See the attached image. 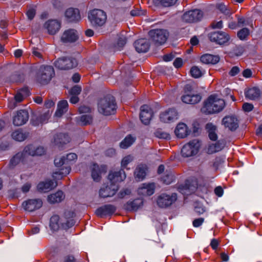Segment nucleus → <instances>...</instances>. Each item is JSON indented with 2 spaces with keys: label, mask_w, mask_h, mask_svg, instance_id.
<instances>
[{
  "label": "nucleus",
  "mask_w": 262,
  "mask_h": 262,
  "mask_svg": "<svg viewBox=\"0 0 262 262\" xmlns=\"http://www.w3.org/2000/svg\"><path fill=\"white\" fill-rule=\"evenodd\" d=\"M225 106V102L222 99L211 95L204 102L201 111L206 114H211L221 111Z\"/></svg>",
  "instance_id": "f257e3e1"
},
{
  "label": "nucleus",
  "mask_w": 262,
  "mask_h": 262,
  "mask_svg": "<svg viewBox=\"0 0 262 262\" xmlns=\"http://www.w3.org/2000/svg\"><path fill=\"white\" fill-rule=\"evenodd\" d=\"M116 107L115 99L111 95H107L100 99L98 102V112L105 116L114 114L116 111Z\"/></svg>",
  "instance_id": "f03ea898"
},
{
  "label": "nucleus",
  "mask_w": 262,
  "mask_h": 262,
  "mask_svg": "<svg viewBox=\"0 0 262 262\" xmlns=\"http://www.w3.org/2000/svg\"><path fill=\"white\" fill-rule=\"evenodd\" d=\"M150 39L156 46L164 44L169 36L168 32L165 29H152L148 32Z\"/></svg>",
  "instance_id": "7ed1b4c3"
},
{
  "label": "nucleus",
  "mask_w": 262,
  "mask_h": 262,
  "mask_svg": "<svg viewBox=\"0 0 262 262\" xmlns=\"http://www.w3.org/2000/svg\"><path fill=\"white\" fill-rule=\"evenodd\" d=\"M54 164L57 167H60L59 171H56L53 172V177L54 179H60L63 177L66 176L69 174L71 171V166L70 164L66 163V158L64 156L62 157H57L54 160Z\"/></svg>",
  "instance_id": "20e7f679"
},
{
  "label": "nucleus",
  "mask_w": 262,
  "mask_h": 262,
  "mask_svg": "<svg viewBox=\"0 0 262 262\" xmlns=\"http://www.w3.org/2000/svg\"><path fill=\"white\" fill-rule=\"evenodd\" d=\"M88 18L91 23L94 25L102 26L105 23L107 16L104 11L101 9H95L89 11Z\"/></svg>",
  "instance_id": "39448f33"
},
{
  "label": "nucleus",
  "mask_w": 262,
  "mask_h": 262,
  "mask_svg": "<svg viewBox=\"0 0 262 262\" xmlns=\"http://www.w3.org/2000/svg\"><path fill=\"white\" fill-rule=\"evenodd\" d=\"M54 75V70L52 66H42L40 67L37 74V81L41 84H46L50 82Z\"/></svg>",
  "instance_id": "423d86ee"
},
{
  "label": "nucleus",
  "mask_w": 262,
  "mask_h": 262,
  "mask_svg": "<svg viewBox=\"0 0 262 262\" xmlns=\"http://www.w3.org/2000/svg\"><path fill=\"white\" fill-rule=\"evenodd\" d=\"M78 64L77 60L72 57L59 58L54 62V66L58 69L67 70L76 67Z\"/></svg>",
  "instance_id": "0eeeda50"
},
{
  "label": "nucleus",
  "mask_w": 262,
  "mask_h": 262,
  "mask_svg": "<svg viewBox=\"0 0 262 262\" xmlns=\"http://www.w3.org/2000/svg\"><path fill=\"white\" fill-rule=\"evenodd\" d=\"M200 147L198 139H194L185 144L181 149V155L183 157H189L196 155Z\"/></svg>",
  "instance_id": "6e6552de"
},
{
  "label": "nucleus",
  "mask_w": 262,
  "mask_h": 262,
  "mask_svg": "<svg viewBox=\"0 0 262 262\" xmlns=\"http://www.w3.org/2000/svg\"><path fill=\"white\" fill-rule=\"evenodd\" d=\"M209 40L220 45H227L230 40L229 35L223 31H214L208 35Z\"/></svg>",
  "instance_id": "1a4fd4ad"
},
{
  "label": "nucleus",
  "mask_w": 262,
  "mask_h": 262,
  "mask_svg": "<svg viewBox=\"0 0 262 262\" xmlns=\"http://www.w3.org/2000/svg\"><path fill=\"white\" fill-rule=\"evenodd\" d=\"M203 12L199 9H194L185 12L182 17L184 21L186 23H196L201 20Z\"/></svg>",
  "instance_id": "9d476101"
},
{
  "label": "nucleus",
  "mask_w": 262,
  "mask_h": 262,
  "mask_svg": "<svg viewBox=\"0 0 262 262\" xmlns=\"http://www.w3.org/2000/svg\"><path fill=\"white\" fill-rule=\"evenodd\" d=\"M75 213L71 210H67L64 212V215L60 218L61 226L64 229H67L73 226L75 221L73 219L75 216Z\"/></svg>",
  "instance_id": "9b49d317"
},
{
  "label": "nucleus",
  "mask_w": 262,
  "mask_h": 262,
  "mask_svg": "<svg viewBox=\"0 0 262 262\" xmlns=\"http://www.w3.org/2000/svg\"><path fill=\"white\" fill-rule=\"evenodd\" d=\"M177 200V195L175 193L171 195L166 194H162L157 200L158 205L161 208H165L169 206Z\"/></svg>",
  "instance_id": "f8f14e48"
},
{
  "label": "nucleus",
  "mask_w": 262,
  "mask_h": 262,
  "mask_svg": "<svg viewBox=\"0 0 262 262\" xmlns=\"http://www.w3.org/2000/svg\"><path fill=\"white\" fill-rule=\"evenodd\" d=\"M29 119L28 112L26 110H20L16 112L13 119V124L21 126L25 124Z\"/></svg>",
  "instance_id": "ddd939ff"
},
{
  "label": "nucleus",
  "mask_w": 262,
  "mask_h": 262,
  "mask_svg": "<svg viewBox=\"0 0 262 262\" xmlns=\"http://www.w3.org/2000/svg\"><path fill=\"white\" fill-rule=\"evenodd\" d=\"M140 110V118L141 122L145 125L149 124L153 115L152 110L148 105H143L141 106Z\"/></svg>",
  "instance_id": "4468645a"
},
{
  "label": "nucleus",
  "mask_w": 262,
  "mask_h": 262,
  "mask_svg": "<svg viewBox=\"0 0 262 262\" xmlns=\"http://www.w3.org/2000/svg\"><path fill=\"white\" fill-rule=\"evenodd\" d=\"M222 124L230 130L234 131L238 127V120L235 116H227L222 119Z\"/></svg>",
  "instance_id": "2eb2a0df"
},
{
  "label": "nucleus",
  "mask_w": 262,
  "mask_h": 262,
  "mask_svg": "<svg viewBox=\"0 0 262 262\" xmlns=\"http://www.w3.org/2000/svg\"><path fill=\"white\" fill-rule=\"evenodd\" d=\"M42 205L40 199H30L23 203V206L25 210L32 212L39 209Z\"/></svg>",
  "instance_id": "dca6fc26"
},
{
  "label": "nucleus",
  "mask_w": 262,
  "mask_h": 262,
  "mask_svg": "<svg viewBox=\"0 0 262 262\" xmlns=\"http://www.w3.org/2000/svg\"><path fill=\"white\" fill-rule=\"evenodd\" d=\"M28 156L25 152V148L20 152L16 154L10 160L8 166L10 169H13L20 162H23L27 158Z\"/></svg>",
  "instance_id": "f3484780"
},
{
  "label": "nucleus",
  "mask_w": 262,
  "mask_h": 262,
  "mask_svg": "<svg viewBox=\"0 0 262 262\" xmlns=\"http://www.w3.org/2000/svg\"><path fill=\"white\" fill-rule=\"evenodd\" d=\"M78 38L77 31L70 29L63 32L61 37V40L64 43H72L76 41Z\"/></svg>",
  "instance_id": "a211bd4d"
},
{
  "label": "nucleus",
  "mask_w": 262,
  "mask_h": 262,
  "mask_svg": "<svg viewBox=\"0 0 262 262\" xmlns=\"http://www.w3.org/2000/svg\"><path fill=\"white\" fill-rule=\"evenodd\" d=\"M178 118V113L174 108H170L168 110L161 113L160 119L164 123L173 122Z\"/></svg>",
  "instance_id": "6ab92c4d"
},
{
  "label": "nucleus",
  "mask_w": 262,
  "mask_h": 262,
  "mask_svg": "<svg viewBox=\"0 0 262 262\" xmlns=\"http://www.w3.org/2000/svg\"><path fill=\"white\" fill-rule=\"evenodd\" d=\"M116 210V207L112 204L102 206L96 209V214L100 217L113 214Z\"/></svg>",
  "instance_id": "aec40b11"
},
{
  "label": "nucleus",
  "mask_w": 262,
  "mask_h": 262,
  "mask_svg": "<svg viewBox=\"0 0 262 262\" xmlns=\"http://www.w3.org/2000/svg\"><path fill=\"white\" fill-rule=\"evenodd\" d=\"M118 186L115 184H111L110 186H106L102 188L99 190V195L101 198H106L114 195L117 190Z\"/></svg>",
  "instance_id": "412c9836"
},
{
  "label": "nucleus",
  "mask_w": 262,
  "mask_h": 262,
  "mask_svg": "<svg viewBox=\"0 0 262 262\" xmlns=\"http://www.w3.org/2000/svg\"><path fill=\"white\" fill-rule=\"evenodd\" d=\"M43 27L48 30L49 34L54 35L59 30L61 24L56 19H50L45 23Z\"/></svg>",
  "instance_id": "4be33fe9"
},
{
  "label": "nucleus",
  "mask_w": 262,
  "mask_h": 262,
  "mask_svg": "<svg viewBox=\"0 0 262 262\" xmlns=\"http://www.w3.org/2000/svg\"><path fill=\"white\" fill-rule=\"evenodd\" d=\"M197 187L198 184L195 181H186L185 184L180 186L179 189L182 193L189 195L193 193Z\"/></svg>",
  "instance_id": "5701e85b"
},
{
  "label": "nucleus",
  "mask_w": 262,
  "mask_h": 262,
  "mask_svg": "<svg viewBox=\"0 0 262 262\" xmlns=\"http://www.w3.org/2000/svg\"><path fill=\"white\" fill-rule=\"evenodd\" d=\"M24 148L25 152H26L28 157L29 156H40L43 155L45 152V148L41 146L36 147L33 145H28Z\"/></svg>",
  "instance_id": "b1692460"
},
{
  "label": "nucleus",
  "mask_w": 262,
  "mask_h": 262,
  "mask_svg": "<svg viewBox=\"0 0 262 262\" xmlns=\"http://www.w3.org/2000/svg\"><path fill=\"white\" fill-rule=\"evenodd\" d=\"M126 178L124 171L121 169L117 171H111L108 176V179L111 182V184H115V183L121 182Z\"/></svg>",
  "instance_id": "393cba45"
},
{
  "label": "nucleus",
  "mask_w": 262,
  "mask_h": 262,
  "mask_svg": "<svg viewBox=\"0 0 262 262\" xmlns=\"http://www.w3.org/2000/svg\"><path fill=\"white\" fill-rule=\"evenodd\" d=\"M71 138L66 133H58L54 136V142L55 145L60 147L69 143Z\"/></svg>",
  "instance_id": "a878e982"
},
{
  "label": "nucleus",
  "mask_w": 262,
  "mask_h": 262,
  "mask_svg": "<svg viewBox=\"0 0 262 262\" xmlns=\"http://www.w3.org/2000/svg\"><path fill=\"white\" fill-rule=\"evenodd\" d=\"M134 46L138 52H146L149 48V42L147 39L141 38L134 42Z\"/></svg>",
  "instance_id": "bb28decb"
},
{
  "label": "nucleus",
  "mask_w": 262,
  "mask_h": 262,
  "mask_svg": "<svg viewBox=\"0 0 262 262\" xmlns=\"http://www.w3.org/2000/svg\"><path fill=\"white\" fill-rule=\"evenodd\" d=\"M57 183L53 180H47L40 182L37 185V189L41 192H48L56 187Z\"/></svg>",
  "instance_id": "cd10ccee"
},
{
  "label": "nucleus",
  "mask_w": 262,
  "mask_h": 262,
  "mask_svg": "<svg viewBox=\"0 0 262 262\" xmlns=\"http://www.w3.org/2000/svg\"><path fill=\"white\" fill-rule=\"evenodd\" d=\"M65 16L69 21H77L81 18L80 12L78 9L70 8L65 12Z\"/></svg>",
  "instance_id": "c85d7f7f"
},
{
  "label": "nucleus",
  "mask_w": 262,
  "mask_h": 262,
  "mask_svg": "<svg viewBox=\"0 0 262 262\" xmlns=\"http://www.w3.org/2000/svg\"><path fill=\"white\" fill-rule=\"evenodd\" d=\"M143 204V201L142 199L138 198L135 199L132 201H128L125 205V208L128 211H137L141 208Z\"/></svg>",
  "instance_id": "c756f323"
},
{
  "label": "nucleus",
  "mask_w": 262,
  "mask_h": 262,
  "mask_svg": "<svg viewBox=\"0 0 262 262\" xmlns=\"http://www.w3.org/2000/svg\"><path fill=\"white\" fill-rule=\"evenodd\" d=\"M201 96L199 94H187L181 97L182 101L185 103L194 104L200 101Z\"/></svg>",
  "instance_id": "7c9ffc66"
},
{
  "label": "nucleus",
  "mask_w": 262,
  "mask_h": 262,
  "mask_svg": "<svg viewBox=\"0 0 262 262\" xmlns=\"http://www.w3.org/2000/svg\"><path fill=\"white\" fill-rule=\"evenodd\" d=\"M174 133L178 138H184L188 135L189 130L185 124L181 123L177 125Z\"/></svg>",
  "instance_id": "2f4dec72"
},
{
  "label": "nucleus",
  "mask_w": 262,
  "mask_h": 262,
  "mask_svg": "<svg viewBox=\"0 0 262 262\" xmlns=\"http://www.w3.org/2000/svg\"><path fill=\"white\" fill-rule=\"evenodd\" d=\"M200 60L204 63L214 64L219 61L220 57L218 55L206 54L201 57Z\"/></svg>",
  "instance_id": "473e14b6"
},
{
  "label": "nucleus",
  "mask_w": 262,
  "mask_h": 262,
  "mask_svg": "<svg viewBox=\"0 0 262 262\" xmlns=\"http://www.w3.org/2000/svg\"><path fill=\"white\" fill-rule=\"evenodd\" d=\"M246 97L251 100L258 99L260 96V90L257 87H253L248 89L245 92Z\"/></svg>",
  "instance_id": "72a5a7b5"
},
{
  "label": "nucleus",
  "mask_w": 262,
  "mask_h": 262,
  "mask_svg": "<svg viewBox=\"0 0 262 262\" xmlns=\"http://www.w3.org/2000/svg\"><path fill=\"white\" fill-rule=\"evenodd\" d=\"M52 114V112L50 110L47 111L46 112L40 115L38 117L36 118L35 120H33L32 123L34 125H38L40 123H46L48 119L50 118Z\"/></svg>",
  "instance_id": "f704fd0d"
},
{
  "label": "nucleus",
  "mask_w": 262,
  "mask_h": 262,
  "mask_svg": "<svg viewBox=\"0 0 262 262\" xmlns=\"http://www.w3.org/2000/svg\"><path fill=\"white\" fill-rule=\"evenodd\" d=\"M29 135V133L28 132H24L21 129L16 130L11 134L12 138L14 140L19 142L23 141L26 139Z\"/></svg>",
  "instance_id": "c9c22d12"
},
{
  "label": "nucleus",
  "mask_w": 262,
  "mask_h": 262,
  "mask_svg": "<svg viewBox=\"0 0 262 262\" xmlns=\"http://www.w3.org/2000/svg\"><path fill=\"white\" fill-rule=\"evenodd\" d=\"M146 166L143 164L139 165L136 168L134 174L138 181L142 180L146 176Z\"/></svg>",
  "instance_id": "e433bc0d"
},
{
  "label": "nucleus",
  "mask_w": 262,
  "mask_h": 262,
  "mask_svg": "<svg viewBox=\"0 0 262 262\" xmlns=\"http://www.w3.org/2000/svg\"><path fill=\"white\" fill-rule=\"evenodd\" d=\"M68 103L67 100L60 101L57 105V109L55 112V116L58 117H61L68 111Z\"/></svg>",
  "instance_id": "4c0bfd02"
},
{
  "label": "nucleus",
  "mask_w": 262,
  "mask_h": 262,
  "mask_svg": "<svg viewBox=\"0 0 262 262\" xmlns=\"http://www.w3.org/2000/svg\"><path fill=\"white\" fill-rule=\"evenodd\" d=\"M206 129L208 133L209 139L212 141L216 140L217 139L216 126L211 123H208L206 125Z\"/></svg>",
  "instance_id": "58836bf2"
},
{
  "label": "nucleus",
  "mask_w": 262,
  "mask_h": 262,
  "mask_svg": "<svg viewBox=\"0 0 262 262\" xmlns=\"http://www.w3.org/2000/svg\"><path fill=\"white\" fill-rule=\"evenodd\" d=\"M64 198L63 193L61 191H58L55 193L51 194L48 197V201L51 203L60 202Z\"/></svg>",
  "instance_id": "ea45409f"
},
{
  "label": "nucleus",
  "mask_w": 262,
  "mask_h": 262,
  "mask_svg": "<svg viewBox=\"0 0 262 262\" xmlns=\"http://www.w3.org/2000/svg\"><path fill=\"white\" fill-rule=\"evenodd\" d=\"M155 186L153 184H144L139 190V192L145 195L150 196L154 193Z\"/></svg>",
  "instance_id": "a19ab883"
},
{
  "label": "nucleus",
  "mask_w": 262,
  "mask_h": 262,
  "mask_svg": "<svg viewBox=\"0 0 262 262\" xmlns=\"http://www.w3.org/2000/svg\"><path fill=\"white\" fill-rule=\"evenodd\" d=\"M101 170L99 165L97 164H94L92 167L91 173L92 177L94 181L99 182L101 178Z\"/></svg>",
  "instance_id": "79ce46f5"
},
{
  "label": "nucleus",
  "mask_w": 262,
  "mask_h": 262,
  "mask_svg": "<svg viewBox=\"0 0 262 262\" xmlns=\"http://www.w3.org/2000/svg\"><path fill=\"white\" fill-rule=\"evenodd\" d=\"M29 90L27 88H24L18 90L15 95V100L17 102H21L24 99L29 95Z\"/></svg>",
  "instance_id": "37998d69"
},
{
  "label": "nucleus",
  "mask_w": 262,
  "mask_h": 262,
  "mask_svg": "<svg viewBox=\"0 0 262 262\" xmlns=\"http://www.w3.org/2000/svg\"><path fill=\"white\" fill-rule=\"evenodd\" d=\"M135 141V138L130 135H128L120 143V147L121 148L126 149L132 145Z\"/></svg>",
  "instance_id": "c03bdc74"
},
{
  "label": "nucleus",
  "mask_w": 262,
  "mask_h": 262,
  "mask_svg": "<svg viewBox=\"0 0 262 262\" xmlns=\"http://www.w3.org/2000/svg\"><path fill=\"white\" fill-rule=\"evenodd\" d=\"M59 222L60 218L58 215H53L50 219V226L53 231H57L59 228Z\"/></svg>",
  "instance_id": "a18cd8bd"
},
{
  "label": "nucleus",
  "mask_w": 262,
  "mask_h": 262,
  "mask_svg": "<svg viewBox=\"0 0 262 262\" xmlns=\"http://www.w3.org/2000/svg\"><path fill=\"white\" fill-rule=\"evenodd\" d=\"M177 0H154L157 5H161L163 7H170L175 4Z\"/></svg>",
  "instance_id": "49530a36"
},
{
  "label": "nucleus",
  "mask_w": 262,
  "mask_h": 262,
  "mask_svg": "<svg viewBox=\"0 0 262 262\" xmlns=\"http://www.w3.org/2000/svg\"><path fill=\"white\" fill-rule=\"evenodd\" d=\"M154 134L156 137L160 139H168L170 138L169 134L161 128L157 129Z\"/></svg>",
  "instance_id": "de8ad7c7"
},
{
  "label": "nucleus",
  "mask_w": 262,
  "mask_h": 262,
  "mask_svg": "<svg viewBox=\"0 0 262 262\" xmlns=\"http://www.w3.org/2000/svg\"><path fill=\"white\" fill-rule=\"evenodd\" d=\"M216 8L223 13L226 15L229 16L231 13V11L223 3L219 4L216 5Z\"/></svg>",
  "instance_id": "09e8293b"
},
{
  "label": "nucleus",
  "mask_w": 262,
  "mask_h": 262,
  "mask_svg": "<svg viewBox=\"0 0 262 262\" xmlns=\"http://www.w3.org/2000/svg\"><path fill=\"white\" fill-rule=\"evenodd\" d=\"M249 35V30L247 28H244L237 32V35L241 40H244Z\"/></svg>",
  "instance_id": "8fccbe9b"
},
{
  "label": "nucleus",
  "mask_w": 262,
  "mask_h": 262,
  "mask_svg": "<svg viewBox=\"0 0 262 262\" xmlns=\"http://www.w3.org/2000/svg\"><path fill=\"white\" fill-rule=\"evenodd\" d=\"M80 122L83 125H86L92 122V117L90 115H83L80 117Z\"/></svg>",
  "instance_id": "3c124183"
},
{
  "label": "nucleus",
  "mask_w": 262,
  "mask_h": 262,
  "mask_svg": "<svg viewBox=\"0 0 262 262\" xmlns=\"http://www.w3.org/2000/svg\"><path fill=\"white\" fill-rule=\"evenodd\" d=\"M190 73L191 76L195 78L200 77L202 76V72L200 69L196 67H192L190 70Z\"/></svg>",
  "instance_id": "603ef678"
},
{
  "label": "nucleus",
  "mask_w": 262,
  "mask_h": 262,
  "mask_svg": "<svg viewBox=\"0 0 262 262\" xmlns=\"http://www.w3.org/2000/svg\"><path fill=\"white\" fill-rule=\"evenodd\" d=\"M161 179L164 183L169 184L173 181V176L171 173H168L161 177Z\"/></svg>",
  "instance_id": "864d4df0"
},
{
  "label": "nucleus",
  "mask_w": 262,
  "mask_h": 262,
  "mask_svg": "<svg viewBox=\"0 0 262 262\" xmlns=\"http://www.w3.org/2000/svg\"><path fill=\"white\" fill-rule=\"evenodd\" d=\"M126 43V38L124 36L120 37L117 41L116 48L117 50H121Z\"/></svg>",
  "instance_id": "5fc2aeb1"
},
{
  "label": "nucleus",
  "mask_w": 262,
  "mask_h": 262,
  "mask_svg": "<svg viewBox=\"0 0 262 262\" xmlns=\"http://www.w3.org/2000/svg\"><path fill=\"white\" fill-rule=\"evenodd\" d=\"M24 75L20 72H16L11 76V79L13 82H21L24 80Z\"/></svg>",
  "instance_id": "6e6d98bb"
},
{
  "label": "nucleus",
  "mask_w": 262,
  "mask_h": 262,
  "mask_svg": "<svg viewBox=\"0 0 262 262\" xmlns=\"http://www.w3.org/2000/svg\"><path fill=\"white\" fill-rule=\"evenodd\" d=\"M225 145H226V142L224 140H221L218 141L214 145V151L217 152V151H220L225 147Z\"/></svg>",
  "instance_id": "4d7b16f0"
},
{
  "label": "nucleus",
  "mask_w": 262,
  "mask_h": 262,
  "mask_svg": "<svg viewBox=\"0 0 262 262\" xmlns=\"http://www.w3.org/2000/svg\"><path fill=\"white\" fill-rule=\"evenodd\" d=\"M81 91V88L78 85L74 86L69 91L71 95L78 96Z\"/></svg>",
  "instance_id": "13d9d810"
},
{
  "label": "nucleus",
  "mask_w": 262,
  "mask_h": 262,
  "mask_svg": "<svg viewBox=\"0 0 262 262\" xmlns=\"http://www.w3.org/2000/svg\"><path fill=\"white\" fill-rule=\"evenodd\" d=\"M133 157L128 155L125 157L121 161V166L123 168H125L127 164L133 161Z\"/></svg>",
  "instance_id": "bf43d9fd"
},
{
  "label": "nucleus",
  "mask_w": 262,
  "mask_h": 262,
  "mask_svg": "<svg viewBox=\"0 0 262 262\" xmlns=\"http://www.w3.org/2000/svg\"><path fill=\"white\" fill-rule=\"evenodd\" d=\"M65 158L66 163L69 164V162L77 159V156L75 153H70L67 154Z\"/></svg>",
  "instance_id": "052dcab7"
},
{
  "label": "nucleus",
  "mask_w": 262,
  "mask_h": 262,
  "mask_svg": "<svg viewBox=\"0 0 262 262\" xmlns=\"http://www.w3.org/2000/svg\"><path fill=\"white\" fill-rule=\"evenodd\" d=\"M63 262H77L75 256L72 254L65 255L63 258Z\"/></svg>",
  "instance_id": "680f3d73"
},
{
  "label": "nucleus",
  "mask_w": 262,
  "mask_h": 262,
  "mask_svg": "<svg viewBox=\"0 0 262 262\" xmlns=\"http://www.w3.org/2000/svg\"><path fill=\"white\" fill-rule=\"evenodd\" d=\"M26 14L29 19L32 20L36 14V10L33 8H30L26 12Z\"/></svg>",
  "instance_id": "e2e57ef3"
},
{
  "label": "nucleus",
  "mask_w": 262,
  "mask_h": 262,
  "mask_svg": "<svg viewBox=\"0 0 262 262\" xmlns=\"http://www.w3.org/2000/svg\"><path fill=\"white\" fill-rule=\"evenodd\" d=\"M244 47L241 46H236L234 49L235 54L236 56H241L244 52Z\"/></svg>",
  "instance_id": "0e129e2a"
},
{
  "label": "nucleus",
  "mask_w": 262,
  "mask_h": 262,
  "mask_svg": "<svg viewBox=\"0 0 262 262\" xmlns=\"http://www.w3.org/2000/svg\"><path fill=\"white\" fill-rule=\"evenodd\" d=\"M131 191L130 189L126 188L121 190L118 193V196L119 198H123L126 195H128L130 193Z\"/></svg>",
  "instance_id": "69168bd1"
},
{
  "label": "nucleus",
  "mask_w": 262,
  "mask_h": 262,
  "mask_svg": "<svg viewBox=\"0 0 262 262\" xmlns=\"http://www.w3.org/2000/svg\"><path fill=\"white\" fill-rule=\"evenodd\" d=\"M79 112L80 114L87 113L91 112V108L90 107L83 105H81L78 108Z\"/></svg>",
  "instance_id": "338daca9"
},
{
  "label": "nucleus",
  "mask_w": 262,
  "mask_h": 262,
  "mask_svg": "<svg viewBox=\"0 0 262 262\" xmlns=\"http://www.w3.org/2000/svg\"><path fill=\"white\" fill-rule=\"evenodd\" d=\"M239 72V69L237 66H234L232 68L230 72H229V74L231 76H234L237 75Z\"/></svg>",
  "instance_id": "774afa93"
}]
</instances>
